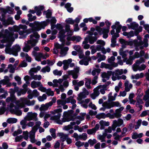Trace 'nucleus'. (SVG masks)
I'll return each mask as SVG.
<instances>
[{"instance_id":"nucleus-1","label":"nucleus","mask_w":149,"mask_h":149,"mask_svg":"<svg viewBox=\"0 0 149 149\" xmlns=\"http://www.w3.org/2000/svg\"><path fill=\"white\" fill-rule=\"evenodd\" d=\"M19 89L18 87H15L14 89H10L9 92L10 94V96L6 98V102L8 103L11 102L10 105H8V109L10 112L17 116H20L22 114V111L19 109L17 108L15 105L13 103V102L15 104V102L18 101L16 100V98L15 96V92H17L18 96H19L21 95L20 91H19Z\"/></svg>"},{"instance_id":"nucleus-2","label":"nucleus","mask_w":149,"mask_h":149,"mask_svg":"<svg viewBox=\"0 0 149 149\" xmlns=\"http://www.w3.org/2000/svg\"><path fill=\"white\" fill-rule=\"evenodd\" d=\"M62 112V109L60 108L51 111L50 113L54 116L50 117V120H54L55 122L60 125H62L64 122L70 121L71 119H68L65 117H63L61 120L60 119L61 116V113Z\"/></svg>"},{"instance_id":"nucleus-3","label":"nucleus","mask_w":149,"mask_h":149,"mask_svg":"<svg viewBox=\"0 0 149 149\" xmlns=\"http://www.w3.org/2000/svg\"><path fill=\"white\" fill-rule=\"evenodd\" d=\"M18 37L17 33H14L13 31L9 32L7 29H5L4 31H2L0 32V39L1 38L3 39L1 40L2 43L6 42L8 39L12 41H14L15 38Z\"/></svg>"},{"instance_id":"nucleus-4","label":"nucleus","mask_w":149,"mask_h":149,"mask_svg":"<svg viewBox=\"0 0 149 149\" xmlns=\"http://www.w3.org/2000/svg\"><path fill=\"white\" fill-rule=\"evenodd\" d=\"M27 27L26 25L19 24L18 26H14L13 28L9 27L8 29L10 31L13 29L15 31L18 32L19 35L25 38L28 34L32 32V29H27Z\"/></svg>"},{"instance_id":"nucleus-5","label":"nucleus","mask_w":149,"mask_h":149,"mask_svg":"<svg viewBox=\"0 0 149 149\" xmlns=\"http://www.w3.org/2000/svg\"><path fill=\"white\" fill-rule=\"evenodd\" d=\"M30 40H28L27 44H26L23 48V50L26 52H28L31 49L35 46L38 42V39L40 36L37 33H34L30 36Z\"/></svg>"},{"instance_id":"nucleus-6","label":"nucleus","mask_w":149,"mask_h":149,"mask_svg":"<svg viewBox=\"0 0 149 149\" xmlns=\"http://www.w3.org/2000/svg\"><path fill=\"white\" fill-rule=\"evenodd\" d=\"M13 41L10 40L9 39L8 40L7 42L8 43L6 45L5 51L6 54H12L15 56H17L18 52L20 51L21 48L20 47L17 45L13 46L12 48H10V47Z\"/></svg>"},{"instance_id":"nucleus-7","label":"nucleus","mask_w":149,"mask_h":149,"mask_svg":"<svg viewBox=\"0 0 149 149\" xmlns=\"http://www.w3.org/2000/svg\"><path fill=\"white\" fill-rule=\"evenodd\" d=\"M119 41L122 45H124L126 47L127 45L132 46L134 44L136 47V49H138V48H139L140 49H142L143 48V43L142 41H138L137 40H131L127 41L123 39H120Z\"/></svg>"},{"instance_id":"nucleus-8","label":"nucleus","mask_w":149,"mask_h":149,"mask_svg":"<svg viewBox=\"0 0 149 149\" xmlns=\"http://www.w3.org/2000/svg\"><path fill=\"white\" fill-rule=\"evenodd\" d=\"M49 20L48 19L46 20V21L39 22H35L33 23H30L29 26L32 29V32L35 29L34 26L35 25L36 26L35 30L39 31L42 29H44L45 27L47 26L49 23Z\"/></svg>"},{"instance_id":"nucleus-9","label":"nucleus","mask_w":149,"mask_h":149,"mask_svg":"<svg viewBox=\"0 0 149 149\" xmlns=\"http://www.w3.org/2000/svg\"><path fill=\"white\" fill-rule=\"evenodd\" d=\"M70 26L69 24H66L65 26V30L64 29L62 30L59 32L58 37L60 38V40L63 42H64L65 40L64 38L65 36V33L66 32H67V36L68 37H71V36L73 35V31L72 30H71L70 28Z\"/></svg>"},{"instance_id":"nucleus-10","label":"nucleus","mask_w":149,"mask_h":149,"mask_svg":"<svg viewBox=\"0 0 149 149\" xmlns=\"http://www.w3.org/2000/svg\"><path fill=\"white\" fill-rule=\"evenodd\" d=\"M106 25L107 26L106 28H101L100 26H97L95 27L96 30L98 32L100 35L103 34V37L104 38H106L108 37V33L110 29V26L111 24V23L108 21L105 22Z\"/></svg>"},{"instance_id":"nucleus-11","label":"nucleus","mask_w":149,"mask_h":149,"mask_svg":"<svg viewBox=\"0 0 149 149\" xmlns=\"http://www.w3.org/2000/svg\"><path fill=\"white\" fill-rule=\"evenodd\" d=\"M145 59L143 58H141L136 61L135 63L132 65V69L134 71L136 72L138 70L141 71L145 70L146 66L144 64L141 65L140 64L142 63H144Z\"/></svg>"},{"instance_id":"nucleus-12","label":"nucleus","mask_w":149,"mask_h":149,"mask_svg":"<svg viewBox=\"0 0 149 149\" xmlns=\"http://www.w3.org/2000/svg\"><path fill=\"white\" fill-rule=\"evenodd\" d=\"M35 104L34 100L31 101L26 97L21 98L19 100L15 102L17 106L20 108L24 107L25 104L28 106H32L33 105Z\"/></svg>"},{"instance_id":"nucleus-13","label":"nucleus","mask_w":149,"mask_h":149,"mask_svg":"<svg viewBox=\"0 0 149 149\" xmlns=\"http://www.w3.org/2000/svg\"><path fill=\"white\" fill-rule=\"evenodd\" d=\"M127 72V70L126 69L123 70V69H117L115 70L114 72H112V79L113 81H115L117 80L118 78L117 77H120V75L123 73L126 74Z\"/></svg>"},{"instance_id":"nucleus-14","label":"nucleus","mask_w":149,"mask_h":149,"mask_svg":"<svg viewBox=\"0 0 149 149\" xmlns=\"http://www.w3.org/2000/svg\"><path fill=\"white\" fill-rule=\"evenodd\" d=\"M113 124L112 127L113 130H115L116 128L117 127H120L122 126V127H124L125 125L124 124V121L121 118L118 119L117 120H114L113 121Z\"/></svg>"},{"instance_id":"nucleus-15","label":"nucleus","mask_w":149,"mask_h":149,"mask_svg":"<svg viewBox=\"0 0 149 149\" xmlns=\"http://www.w3.org/2000/svg\"><path fill=\"white\" fill-rule=\"evenodd\" d=\"M37 115V113H36L29 112L27 113L26 116L25 117L24 119L27 121H30L32 120L36 121L38 120Z\"/></svg>"},{"instance_id":"nucleus-16","label":"nucleus","mask_w":149,"mask_h":149,"mask_svg":"<svg viewBox=\"0 0 149 149\" xmlns=\"http://www.w3.org/2000/svg\"><path fill=\"white\" fill-rule=\"evenodd\" d=\"M1 21L3 25L5 26H7L9 24H13L14 23L13 18L10 17H9L7 20H6L5 18V16H2V17L1 19Z\"/></svg>"},{"instance_id":"nucleus-17","label":"nucleus","mask_w":149,"mask_h":149,"mask_svg":"<svg viewBox=\"0 0 149 149\" xmlns=\"http://www.w3.org/2000/svg\"><path fill=\"white\" fill-rule=\"evenodd\" d=\"M87 33L89 35L87 36L85 38L87 39V41L88 42H89L90 44H93L97 40V37L95 36H92L93 34V33H91L90 31H88Z\"/></svg>"},{"instance_id":"nucleus-18","label":"nucleus","mask_w":149,"mask_h":149,"mask_svg":"<svg viewBox=\"0 0 149 149\" xmlns=\"http://www.w3.org/2000/svg\"><path fill=\"white\" fill-rule=\"evenodd\" d=\"M79 68L77 67L74 68V70H69L68 73L69 75H72L74 79H76L78 77L77 74L79 71Z\"/></svg>"},{"instance_id":"nucleus-19","label":"nucleus","mask_w":149,"mask_h":149,"mask_svg":"<svg viewBox=\"0 0 149 149\" xmlns=\"http://www.w3.org/2000/svg\"><path fill=\"white\" fill-rule=\"evenodd\" d=\"M112 75L111 71H108L107 73L103 72L101 74V77L103 78L102 81L103 82H105L106 80H108L110 76Z\"/></svg>"},{"instance_id":"nucleus-20","label":"nucleus","mask_w":149,"mask_h":149,"mask_svg":"<svg viewBox=\"0 0 149 149\" xmlns=\"http://www.w3.org/2000/svg\"><path fill=\"white\" fill-rule=\"evenodd\" d=\"M126 48V46L124 45H122V48L119 50V54L122 56L123 58H125L127 56V53L128 52V50H123L124 48Z\"/></svg>"},{"instance_id":"nucleus-21","label":"nucleus","mask_w":149,"mask_h":149,"mask_svg":"<svg viewBox=\"0 0 149 149\" xmlns=\"http://www.w3.org/2000/svg\"><path fill=\"white\" fill-rule=\"evenodd\" d=\"M32 55L33 56L35 59L38 61H41V58H42V53L40 52L37 53L35 51H33L32 52Z\"/></svg>"},{"instance_id":"nucleus-22","label":"nucleus","mask_w":149,"mask_h":149,"mask_svg":"<svg viewBox=\"0 0 149 149\" xmlns=\"http://www.w3.org/2000/svg\"><path fill=\"white\" fill-rule=\"evenodd\" d=\"M53 104L52 102H50L45 104H42L41 105L40 107L39 108V110L40 111H46L48 109L49 107L51 106Z\"/></svg>"},{"instance_id":"nucleus-23","label":"nucleus","mask_w":149,"mask_h":149,"mask_svg":"<svg viewBox=\"0 0 149 149\" xmlns=\"http://www.w3.org/2000/svg\"><path fill=\"white\" fill-rule=\"evenodd\" d=\"M81 39V38L79 36H73L72 37L68 36L67 38V39L68 41L72 40L73 41H76L77 42H79Z\"/></svg>"},{"instance_id":"nucleus-24","label":"nucleus","mask_w":149,"mask_h":149,"mask_svg":"<svg viewBox=\"0 0 149 149\" xmlns=\"http://www.w3.org/2000/svg\"><path fill=\"white\" fill-rule=\"evenodd\" d=\"M35 128L34 127L33 130H32L29 133V138L30 139V141L32 143H34L36 141L35 138V135L36 132L34 130V129H35Z\"/></svg>"},{"instance_id":"nucleus-25","label":"nucleus","mask_w":149,"mask_h":149,"mask_svg":"<svg viewBox=\"0 0 149 149\" xmlns=\"http://www.w3.org/2000/svg\"><path fill=\"white\" fill-rule=\"evenodd\" d=\"M143 54H144V51L141 50L139 52H135L134 53V55L132 56V57L133 58V59L134 60L136 58H138L140 57L143 56Z\"/></svg>"},{"instance_id":"nucleus-26","label":"nucleus","mask_w":149,"mask_h":149,"mask_svg":"<svg viewBox=\"0 0 149 149\" xmlns=\"http://www.w3.org/2000/svg\"><path fill=\"white\" fill-rule=\"evenodd\" d=\"M99 124L100 126L101 130L104 129L105 126H108L110 124L109 121H106L103 120H100L99 122Z\"/></svg>"},{"instance_id":"nucleus-27","label":"nucleus","mask_w":149,"mask_h":149,"mask_svg":"<svg viewBox=\"0 0 149 149\" xmlns=\"http://www.w3.org/2000/svg\"><path fill=\"white\" fill-rule=\"evenodd\" d=\"M91 58L90 57H88L86 59H83L80 60L79 63L81 65H87L88 64V62L91 60Z\"/></svg>"},{"instance_id":"nucleus-28","label":"nucleus","mask_w":149,"mask_h":149,"mask_svg":"<svg viewBox=\"0 0 149 149\" xmlns=\"http://www.w3.org/2000/svg\"><path fill=\"white\" fill-rule=\"evenodd\" d=\"M97 87L98 88V90H100V93L103 95L105 93V91L107 89V86L106 85H100L97 86Z\"/></svg>"},{"instance_id":"nucleus-29","label":"nucleus","mask_w":149,"mask_h":149,"mask_svg":"<svg viewBox=\"0 0 149 149\" xmlns=\"http://www.w3.org/2000/svg\"><path fill=\"white\" fill-rule=\"evenodd\" d=\"M31 85L32 88H35L41 85V84L40 81H33L31 82Z\"/></svg>"},{"instance_id":"nucleus-30","label":"nucleus","mask_w":149,"mask_h":149,"mask_svg":"<svg viewBox=\"0 0 149 149\" xmlns=\"http://www.w3.org/2000/svg\"><path fill=\"white\" fill-rule=\"evenodd\" d=\"M75 125V122H71L70 124L65 126L63 128V129L66 131L72 129L73 128V126Z\"/></svg>"},{"instance_id":"nucleus-31","label":"nucleus","mask_w":149,"mask_h":149,"mask_svg":"<svg viewBox=\"0 0 149 149\" xmlns=\"http://www.w3.org/2000/svg\"><path fill=\"white\" fill-rule=\"evenodd\" d=\"M44 7L42 6H39L35 7V10L36 11V14L37 15L40 16L41 14V11L43 10Z\"/></svg>"},{"instance_id":"nucleus-32","label":"nucleus","mask_w":149,"mask_h":149,"mask_svg":"<svg viewBox=\"0 0 149 149\" xmlns=\"http://www.w3.org/2000/svg\"><path fill=\"white\" fill-rule=\"evenodd\" d=\"M63 81V79H59L58 80L56 79L53 80V82L54 84V87H58Z\"/></svg>"},{"instance_id":"nucleus-33","label":"nucleus","mask_w":149,"mask_h":149,"mask_svg":"<svg viewBox=\"0 0 149 149\" xmlns=\"http://www.w3.org/2000/svg\"><path fill=\"white\" fill-rule=\"evenodd\" d=\"M143 133L138 134L136 132H133L132 135V138L133 139H136L138 138H141L143 136Z\"/></svg>"},{"instance_id":"nucleus-34","label":"nucleus","mask_w":149,"mask_h":149,"mask_svg":"<svg viewBox=\"0 0 149 149\" xmlns=\"http://www.w3.org/2000/svg\"><path fill=\"white\" fill-rule=\"evenodd\" d=\"M100 68H105L110 70H111L113 69L112 67L110 64H106L103 62L101 63Z\"/></svg>"},{"instance_id":"nucleus-35","label":"nucleus","mask_w":149,"mask_h":149,"mask_svg":"<svg viewBox=\"0 0 149 149\" xmlns=\"http://www.w3.org/2000/svg\"><path fill=\"white\" fill-rule=\"evenodd\" d=\"M134 60L132 56H130L129 57L128 59L127 58H124L123 61L124 62H125L126 64L131 65L132 64L133 60Z\"/></svg>"},{"instance_id":"nucleus-36","label":"nucleus","mask_w":149,"mask_h":149,"mask_svg":"<svg viewBox=\"0 0 149 149\" xmlns=\"http://www.w3.org/2000/svg\"><path fill=\"white\" fill-rule=\"evenodd\" d=\"M148 38H149V35L148 34H147L144 36V38L143 39V48L144 47H147L148 45Z\"/></svg>"},{"instance_id":"nucleus-37","label":"nucleus","mask_w":149,"mask_h":149,"mask_svg":"<svg viewBox=\"0 0 149 149\" xmlns=\"http://www.w3.org/2000/svg\"><path fill=\"white\" fill-rule=\"evenodd\" d=\"M144 76V74L143 73L141 72L140 74H137L135 75H132L131 76V79H136L141 78L143 77Z\"/></svg>"},{"instance_id":"nucleus-38","label":"nucleus","mask_w":149,"mask_h":149,"mask_svg":"<svg viewBox=\"0 0 149 149\" xmlns=\"http://www.w3.org/2000/svg\"><path fill=\"white\" fill-rule=\"evenodd\" d=\"M1 9L5 14L7 12L9 14H13V12L14 11L13 9L9 7H7L6 10L3 8H1Z\"/></svg>"},{"instance_id":"nucleus-39","label":"nucleus","mask_w":149,"mask_h":149,"mask_svg":"<svg viewBox=\"0 0 149 149\" xmlns=\"http://www.w3.org/2000/svg\"><path fill=\"white\" fill-rule=\"evenodd\" d=\"M58 135L63 141H65L67 137H68V134H65L61 132L58 133Z\"/></svg>"},{"instance_id":"nucleus-40","label":"nucleus","mask_w":149,"mask_h":149,"mask_svg":"<svg viewBox=\"0 0 149 149\" xmlns=\"http://www.w3.org/2000/svg\"><path fill=\"white\" fill-rule=\"evenodd\" d=\"M117 95V93L114 94L113 96L112 95V93L110 92L108 95V100L109 101H114L116 100V97Z\"/></svg>"},{"instance_id":"nucleus-41","label":"nucleus","mask_w":149,"mask_h":149,"mask_svg":"<svg viewBox=\"0 0 149 149\" xmlns=\"http://www.w3.org/2000/svg\"><path fill=\"white\" fill-rule=\"evenodd\" d=\"M106 135L103 133L102 135L98 134L97 136V139L100 141L101 142H105Z\"/></svg>"},{"instance_id":"nucleus-42","label":"nucleus","mask_w":149,"mask_h":149,"mask_svg":"<svg viewBox=\"0 0 149 149\" xmlns=\"http://www.w3.org/2000/svg\"><path fill=\"white\" fill-rule=\"evenodd\" d=\"M69 48L68 47H65L61 48L60 53L62 56H64L67 54V52Z\"/></svg>"},{"instance_id":"nucleus-43","label":"nucleus","mask_w":149,"mask_h":149,"mask_svg":"<svg viewBox=\"0 0 149 149\" xmlns=\"http://www.w3.org/2000/svg\"><path fill=\"white\" fill-rule=\"evenodd\" d=\"M65 101L66 103H71V104H75L76 102V100L74 99L73 97H70L67 98L65 100Z\"/></svg>"},{"instance_id":"nucleus-44","label":"nucleus","mask_w":149,"mask_h":149,"mask_svg":"<svg viewBox=\"0 0 149 149\" xmlns=\"http://www.w3.org/2000/svg\"><path fill=\"white\" fill-rule=\"evenodd\" d=\"M30 75L33 79L35 80H40L42 79V76L40 75L37 74H32L31 73H30Z\"/></svg>"},{"instance_id":"nucleus-45","label":"nucleus","mask_w":149,"mask_h":149,"mask_svg":"<svg viewBox=\"0 0 149 149\" xmlns=\"http://www.w3.org/2000/svg\"><path fill=\"white\" fill-rule=\"evenodd\" d=\"M111 102H109L107 101L104 102L102 105L103 107H105L106 109H109L112 108Z\"/></svg>"},{"instance_id":"nucleus-46","label":"nucleus","mask_w":149,"mask_h":149,"mask_svg":"<svg viewBox=\"0 0 149 149\" xmlns=\"http://www.w3.org/2000/svg\"><path fill=\"white\" fill-rule=\"evenodd\" d=\"M107 114H105L104 113H101L97 114L96 117L97 118L100 119L101 118H105L106 117H107Z\"/></svg>"},{"instance_id":"nucleus-47","label":"nucleus","mask_w":149,"mask_h":149,"mask_svg":"<svg viewBox=\"0 0 149 149\" xmlns=\"http://www.w3.org/2000/svg\"><path fill=\"white\" fill-rule=\"evenodd\" d=\"M88 42L87 39L85 38L84 41L82 42L83 46L84 49H88L89 48L90 45L89 44H87Z\"/></svg>"},{"instance_id":"nucleus-48","label":"nucleus","mask_w":149,"mask_h":149,"mask_svg":"<svg viewBox=\"0 0 149 149\" xmlns=\"http://www.w3.org/2000/svg\"><path fill=\"white\" fill-rule=\"evenodd\" d=\"M91 83V80L90 79H87L85 83L86 87L88 89H90L92 88V87L90 86Z\"/></svg>"},{"instance_id":"nucleus-49","label":"nucleus","mask_w":149,"mask_h":149,"mask_svg":"<svg viewBox=\"0 0 149 149\" xmlns=\"http://www.w3.org/2000/svg\"><path fill=\"white\" fill-rule=\"evenodd\" d=\"M101 71V70L100 69L94 68L92 70L91 73L94 76L96 74V75L98 76Z\"/></svg>"},{"instance_id":"nucleus-50","label":"nucleus","mask_w":149,"mask_h":149,"mask_svg":"<svg viewBox=\"0 0 149 149\" xmlns=\"http://www.w3.org/2000/svg\"><path fill=\"white\" fill-rule=\"evenodd\" d=\"M71 4L69 3H67L65 5V7L67 9L68 11L70 12H71L73 10V8L71 7Z\"/></svg>"},{"instance_id":"nucleus-51","label":"nucleus","mask_w":149,"mask_h":149,"mask_svg":"<svg viewBox=\"0 0 149 149\" xmlns=\"http://www.w3.org/2000/svg\"><path fill=\"white\" fill-rule=\"evenodd\" d=\"M50 70V68L48 66H46L43 68L41 70V72L43 73L49 72Z\"/></svg>"},{"instance_id":"nucleus-52","label":"nucleus","mask_w":149,"mask_h":149,"mask_svg":"<svg viewBox=\"0 0 149 149\" xmlns=\"http://www.w3.org/2000/svg\"><path fill=\"white\" fill-rule=\"evenodd\" d=\"M17 121V119L14 118H9L7 120V122L9 124L16 123Z\"/></svg>"},{"instance_id":"nucleus-53","label":"nucleus","mask_w":149,"mask_h":149,"mask_svg":"<svg viewBox=\"0 0 149 149\" xmlns=\"http://www.w3.org/2000/svg\"><path fill=\"white\" fill-rule=\"evenodd\" d=\"M57 104L59 105V107H61V106H63L66 103L65 100H58L57 101Z\"/></svg>"},{"instance_id":"nucleus-54","label":"nucleus","mask_w":149,"mask_h":149,"mask_svg":"<svg viewBox=\"0 0 149 149\" xmlns=\"http://www.w3.org/2000/svg\"><path fill=\"white\" fill-rule=\"evenodd\" d=\"M45 92L46 94L49 96H53L54 94L53 91H52L50 88L46 89Z\"/></svg>"},{"instance_id":"nucleus-55","label":"nucleus","mask_w":149,"mask_h":149,"mask_svg":"<svg viewBox=\"0 0 149 149\" xmlns=\"http://www.w3.org/2000/svg\"><path fill=\"white\" fill-rule=\"evenodd\" d=\"M43 14L45 15L47 18H49L52 15V12L50 10H48L47 11H44Z\"/></svg>"},{"instance_id":"nucleus-56","label":"nucleus","mask_w":149,"mask_h":149,"mask_svg":"<svg viewBox=\"0 0 149 149\" xmlns=\"http://www.w3.org/2000/svg\"><path fill=\"white\" fill-rule=\"evenodd\" d=\"M113 130L112 127L111 126H109L107 128L105 129L104 130V131L103 132L105 134H107L108 133H111L112 132V130Z\"/></svg>"},{"instance_id":"nucleus-57","label":"nucleus","mask_w":149,"mask_h":149,"mask_svg":"<svg viewBox=\"0 0 149 149\" xmlns=\"http://www.w3.org/2000/svg\"><path fill=\"white\" fill-rule=\"evenodd\" d=\"M65 22L67 24H73L74 23V21L72 18H69L66 19Z\"/></svg>"},{"instance_id":"nucleus-58","label":"nucleus","mask_w":149,"mask_h":149,"mask_svg":"<svg viewBox=\"0 0 149 149\" xmlns=\"http://www.w3.org/2000/svg\"><path fill=\"white\" fill-rule=\"evenodd\" d=\"M63 71L61 70H55L53 71V73L55 75L61 76L62 74Z\"/></svg>"},{"instance_id":"nucleus-59","label":"nucleus","mask_w":149,"mask_h":149,"mask_svg":"<svg viewBox=\"0 0 149 149\" xmlns=\"http://www.w3.org/2000/svg\"><path fill=\"white\" fill-rule=\"evenodd\" d=\"M38 100L40 102H42L46 100L47 96L45 94H43L42 96H40L38 97Z\"/></svg>"},{"instance_id":"nucleus-60","label":"nucleus","mask_w":149,"mask_h":149,"mask_svg":"<svg viewBox=\"0 0 149 149\" xmlns=\"http://www.w3.org/2000/svg\"><path fill=\"white\" fill-rule=\"evenodd\" d=\"M56 20L54 17H52L51 19V29H53L54 27V25H53V24H55L56 23Z\"/></svg>"},{"instance_id":"nucleus-61","label":"nucleus","mask_w":149,"mask_h":149,"mask_svg":"<svg viewBox=\"0 0 149 149\" xmlns=\"http://www.w3.org/2000/svg\"><path fill=\"white\" fill-rule=\"evenodd\" d=\"M26 120L24 119V120H22L20 122V124L22 126L23 129H25L27 125V124H26Z\"/></svg>"},{"instance_id":"nucleus-62","label":"nucleus","mask_w":149,"mask_h":149,"mask_svg":"<svg viewBox=\"0 0 149 149\" xmlns=\"http://www.w3.org/2000/svg\"><path fill=\"white\" fill-rule=\"evenodd\" d=\"M129 29H134L135 27L137 26V25L136 22H133L130 23V25H127Z\"/></svg>"},{"instance_id":"nucleus-63","label":"nucleus","mask_w":149,"mask_h":149,"mask_svg":"<svg viewBox=\"0 0 149 149\" xmlns=\"http://www.w3.org/2000/svg\"><path fill=\"white\" fill-rule=\"evenodd\" d=\"M113 136L114 137V139L115 140H119L120 139V137H122L123 136L122 135H118L117 132H115L113 135Z\"/></svg>"},{"instance_id":"nucleus-64","label":"nucleus","mask_w":149,"mask_h":149,"mask_svg":"<svg viewBox=\"0 0 149 149\" xmlns=\"http://www.w3.org/2000/svg\"><path fill=\"white\" fill-rule=\"evenodd\" d=\"M80 139H82L84 141L86 140L87 138V134L85 133H82L80 135Z\"/></svg>"}]
</instances>
